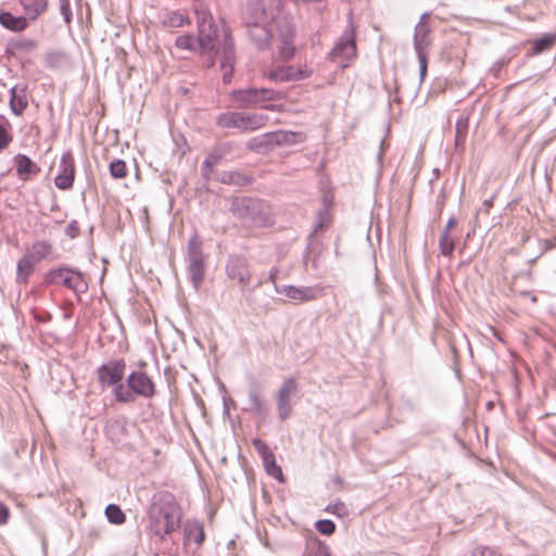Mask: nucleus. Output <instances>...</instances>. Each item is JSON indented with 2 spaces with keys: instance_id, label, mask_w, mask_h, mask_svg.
I'll return each mask as SVG.
<instances>
[{
  "instance_id": "nucleus-54",
  "label": "nucleus",
  "mask_w": 556,
  "mask_h": 556,
  "mask_svg": "<svg viewBox=\"0 0 556 556\" xmlns=\"http://www.w3.org/2000/svg\"><path fill=\"white\" fill-rule=\"evenodd\" d=\"M224 412H225V413H228L226 399H224Z\"/></svg>"
},
{
  "instance_id": "nucleus-39",
  "label": "nucleus",
  "mask_w": 556,
  "mask_h": 556,
  "mask_svg": "<svg viewBox=\"0 0 556 556\" xmlns=\"http://www.w3.org/2000/svg\"><path fill=\"white\" fill-rule=\"evenodd\" d=\"M440 252L444 256H451L455 249L454 240L446 231H443L439 241Z\"/></svg>"
},
{
  "instance_id": "nucleus-47",
  "label": "nucleus",
  "mask_w": 556,
  "mask_h": 556,
  "mask_svg": "<svg viewBox=\"0 0 556 556\" xmlns=\"http://www.w3.org/2000/svg\"><path fill=\"white\" fill-rule=\"evenodd\" d=\"M65 233H66L70 238H72V239L76 238V237L79 235V226H78V223H77L76 220H72V222L67 225V227H66V229H65Z\"/></svg>"
},
{
  "instance_id": "nucleus-20",
  "label": "nucleus",
  "mask_w": 556,
  "mask_h": 556,
  "mask_svg": "<svg viewBox=\"0 0 556 556\" xmlns=\"http://www.w3.org/2000/svg\"><path fill=\"white\" fill-rule=\"evenodd\" d=\"M161 24L168 29L179 28L189 25L190 20L179 11H162L159 15Z\"/></svg>"
},
{
  "instance_id": "nucleus-12",
  "label": "nucleus",
  "mask_w": 556,
  "mask_h": 556,
  "mask_svg": "<svg viewBox=\"0 0 556 556\" xmlns=\"http://www.w3.org/2000/svg\"><path fill=\"white\" fill-rule=\"evenodd\" d=\"M75 178V162L71 151L64 152L60 160L59 174L54 182L61 190H67L73 186Z\"/></svg>"
},
{
  "instance_id": "nucleus-23",
  "label": "nucleus",
  "mask_w": 556,
  "mask_h": 556,
  "mask_svg": "<svg viewBox=\"0 0 556 556\" xmlns=\"http://www.w3.org/2000/svg\"><path fill=\"white\" fill-rule=\"evenodd\" d=\"M303 556H332L329 546L316 535L308 536Z\"/></svg>"
},
{
  "instance_id": "nucleus-36",
  "label": "nucleus",
  "mask_w": 556,
  "mask_h": 556,
  "mask_svg": "<svg viewBox=\"0 0 556 556\" xmlns=\"http://www.w3.org/2000/svg\"><path fill=\"white\" fill-rule=\"evenodd\" d=\"M175 46L186 51H197L199 41L193 35H180L176 38Z\"/></svg>"
},
{
  "instance_id": "nucleus-1",
  "label": "nucleus",
  "mask_w": 556,
  "mask_h": 556,
  "mask_svg": "<svg viewBox=\"0 0 556 556\" xmlns=\"http://www.w3.org/2000/svg\"><path fill=\"white\" fill-rule=\"evenodd\" d=\"M181 510L175 496L168 492L153 495L149 509V530L151 534L164 539L179 528Z\"/></svg>"
},
{
  "instance_id": "nucleus-3",
  "label": "nucleus",
  "mask_w": 556,
  "mask_h": 556,
  "mask_svg": "<svg viewBox=\"0 0 556 556\" xmlns=\"http://www.w3.org/2000/svg\"><path fill=\"white\" fill-rule=\"evenodd\" d=\"M268 117L264 114L226 112L218 115L216 123L222 128H237L241 131L257 130L266 125Z\"/></svg>"
},
{
  "instance_id": "nucleus-24",
  "label": "nucleus",
  "mask_w": 556,
  "mask_h": 556,
  "mask_svg": "<svg viewBox=\"0 0 556 556\" xmlns=\"http://www.w3.org/2000/svg\"><path fill=\"white\" fill-rule=\"evenodd\" d=\"M52 253V244L46 240H38L34 242L24 253L36 263L41 262L50 256Z\"/></svg>"
},
{
  "instance_id": "nucleus-25",
  "label": "nucleus",
  "mask_w": 556,
  "mask_h": 556,
  "mask_svg": "<svg viewBox=\"0 0 556 556\" xmlns=\"http://www.w3.org/2000/svg\"><path fill=\"white\" fill-rule=\"evenodd\" d=\"M0 24L12 31H22L28 26L27 17L15 16L10 12H0Z\"/></svg>"
},
{
  "instance_id": "nucleus-17",
  "label": "nucleus",
  "mask_w": 556,
  "mask_h": 556,
  "mask_svg": "<svg viewBox=\"0 0 556 556\" xmlns=\"http://www.w3.org/2000/svg\"><path fill=\"white\" fill-rule=\"evenodd\" d=\"M249 222L256 227H266L274 223L273 208L268 203L260 199H253Z\"/></svg>"
},
{
  "instance_id": "nucleus-53",
  "label": "nucleus",
  "mask_w": 556,
  "mask_h": 556,
  "mask_svg": "<svg viewBox=\"0 0 556 556\" xmlns=\"http://www.w3.org/2000/svg\"><path fill=\"white\" fill-rule=\"evenodd\" d=\"M24 46H25V47H28V46H29V47H34V46H35V43H34V41H31V40H27V41H26V43H25Z\"/></svg>"
},
{
  "instance_id": "nucleus-35",
  "label": "nucleus",
  "mask_w": 556,
  "mask_h": 556,
  "mask_svg": "<svg viewBox=\"0 0 556 556\" xmlns=\"http://www.w3.org/2000/svg\"><path fill=\"white\" fill-rule=\"evenodd\" d=\"M11 123L0 115V151L4 150L12 141Z\"/></svg>"
},
{
  "instance_id": "nucleus-14",
  "label": "nucleus",
  "mask_w": 556,
  "mask_h": 556,
  "mask_svg": "<svg viewBox=\"0 0 556 556\" xmlns=\"http://www.w3.org/2000/svg\"><path fill=\"white\" fill-rule=\"evenodd\" d=\"M125 362L123 359L102 364L98 369V378L102 384L115 386L124 377Z\"/></svg>"
},
{
  "instance_id": "nucleus-44",
  "label": "nucleus",
  "mask_w": 556,
  "mask_h": 556,
  "mask_svg": "<svg viewBox=\"0 0 556 556\" xmlns=\"http://www.w3.org/2000/svg\"><path fill=\"white\" fill-rule=\"evenodd\" d=\"M467 129H468L467 118H459L456 122V137H455L456 144H459L465 141Z\"/></svg>"
},
{
  "instance_id": "nucleus-27",
  "label": "nucleus",
  "mask_w": 556,
  "mask_h": 556,
  "mask_svg": "<svg viewBox=\"0 0 556 556\" xmlns=\"http://www.w3.org/2000/svg\"><path fill=\"white\" fill-rule=\"evenodd\" d=\"M185 539L193 541L198 546L205 540L203 526L199 521H187L184 528Z\"/></svg>"
},
{
  "instance_id": "nucleus-5",
  "label": "nucleus",
  "mask_w": 556,
  "mask_h": 556,
  "mask_svg": "<svg viewBox=\"0 0 556 556\" xmlns=\"http://www.w3.org/2000/svg\"><path fill=\"white\" fill-rule=\"evenodd\" d=\"M187 255L190 279L194 289L198 290L204 280L205 265L202 252V241L197 233H194L188 241Z\"/></svg>"
},
{
  "instance_id": "nucleus-46",
  "label": "nucleus",
  "mask_w": 556,
  "mask_h": 556,
  "mask_svg": "<svg viewBox=\"0 0 556 556\" xmlns=\"http://www.w3.org/2000/svg\"><path fill=\"white\" fill-rule=\"evenodd\" d=\"M419 62V76L420 80H422L427 74L428 68V52H422L421 54H417Z\"/></svg>"
},
{
  "instance_id": "nucleus-48",
  "label": "nucleus",
  "mask_w": 556,
  "mask_h": 556,
  "mask_svg": "<svg viewBox=\"0 0 556 556\" xmlns=\"http://www.w3.org/2000/svg\"><path fill=\"white\" fill-rule=\"evenodd\" d=\"M10 517V510L9 507L0 502V525H5Z\"/></svg>"
},
{
  "instance_id": "nucleus-41",
  "label": "nucleus",
  "mask_w": 556,
  "mask_h": 556,
  "mask_svg": "<svg viewBox=\"0 0 556 556\" xmlns=\"http://www.w3.org/2000/svg\"><path fill=\"white\" fill-rule=\"evenodd\" d=\"M326 513L328 514H332L339 518H343V517H346L349 516V508L346 507V505L341 502V501H337L336 503H330L328 504L325 509H324Z\"/></svg>"
},
{
  "instance_id": "nucleus-16",
  "label": "nucleus",
  "mask_w": 556,
  "mask_h": 556,
  "mask_svg": "<svg viewBox=\"0 0 556 556\" xmlns=\"http://www.w3.org/2000/svg\"><path fill=\"white\" fill-rule=\"evenodd\" d=\"M217 55L219 59L220 71L223 73V80L228 83L230 81L235 68L233 43L228 37H225L222 47L217 51Z\"/></svg>"
},
{
  "instance_id": "nucleus-43",
  "label": "nucleus",
  "mask_w": 556,
  "mask_h": 556,
  "mask_svg": "<svg viewBox=\"0 0 556 556\" xmlns=\"http://www.w3.org/2000/svg\"><path fill=\"white\" fill-rule=\"evenodd\" d=\"M252 444L254 448L256 450L257 454L261 456L262 460L265 459L267 456L273 455V451L267 445L265 441L262 439L255 438L252 440Z\"/></svg>"
},
{
  "instance_id": "nucleus-8",
  "label": "nucleus",
  "mask_w": 556,
  "mask_h": 556,
  "mask_svg": "<svg viewBox=\"0 0 556 556\" xmlns=\"http://www.w3.org/2000/svg\"><path fill=\"white\" fill-rule=\"evenodd\" d=\"M331 55L342 67L349 66V62L356 56L355 29L352 23L336 43Z\"/></svg>"
},
{
  "instance_id": "nucleus-38",
  "label": "nucleus",
  "mask_w": 556,
  "mask_h": 556,
  "mask_svg": "<svg viewBox=\"0 0 556 556\" xmlns=\"http://www.w3.org/2000/svg\"><path fill=\"white\" fill-rule=\"evenodd\" d=\"M113 393L115 400L121 403H128L134 400L131 390L129 388H125L121 382L114 386Z\"/></svg>"
},
{
  "instance_id": "nucleus-13",
  "label": "nucleus",
  "mask_w": 556,
  "mask_h": 556,
  "mask_svg": "<svg viewBox=\"0 0 556 556\" xmlns=\"http://www.w3.org/2000/svg\"><path fill=\"white\" fill-rule=\"evenodd\" d=\"M275 291L278 294L287 296L295 302H309L319 296V291L315 287H295V286H279L275 285Z\"/></svg>"
},
{
  "instance_id": "nucleus-56",
  "label": "nucleus",
  "mask_w": 556,
  "mask_h": 556,
  "mask_svg": "<svg viewBox=\"0 0 556 556\" xmlns=\"http://www.w3.org/2000/svg\"><path fill=\"white\" fill-rule=\"evenodd\" d=\"M508 351L510 352V355H511L513 357H515V356H516V353H515V351H514V350H508Z\"/></svg>"
},
{
  "instance_id": "nucleus-31",
  "label": "nucleus",
  "mask_w": 556,
  "mask_h": 556,
  "mask_svg": "<svg viewBox=\"0 0 556 556\" xmlns=\"http://www.w3.org/2000/svg\"><path fill=\"white\" fill-rule=\"evenodd\" d=\"M293 31L290 26L287 27L286 31L280 34V54L283 60H290L294 55V46L292 43Z\"/></svg>"
},
{
  "instance_id": "nucleus-55",
  "label": "nucleus",
  "mask_w": 556,
  "mask_h": 556,
  "mask_svg": "<svg viewBox=\"0 0 556 556\" xmlns=\"http://www.w3.org/2000/svg\"><path fill=\"white\" fill-rule=\"evenodd\" d=\"M484 205H485L486 207H489V206H491V205H492V202H491V201H485V202H484Z\"/></svg>"
},
{
  "instance_id": "nucleus-26",
  "label": "nucleus",
  "mask_w": 556,
  "mask_h": 556,
  "mask_svg": "<svg viewBox=\"0 0 556 556\" xmlns=\"http://www.w3.org/2000/svg\"><path fill=\"white\" fill-rule=\"evenodd\" d=\"M36 262L24 254L17 262L16 266V281L26 285L33 271L35 270Z\"/></svg>"
},
{
  "instance_id": "nucleus-9",
  "label": "nucleus",
  "mask_w": 556,
  "mask_h": 556,
  "mask_svg": "<svg viewBox=\"0 0 556 556\" xmlns=\"http://www.w3.org/2000/svg\"><path fill=\"white\" fill-rule=\"evenodd\" d=\"M225 271L230 280L236 281L241 288L247 287L251 281L250 263L243 256H229Z\"/></svg>"
},
{
  "instance_id": "nucleus-19",
  "label": "nucleus",
  "mask_w": 556,
  "mask_h": 556,
  "mask_svg": "<svg viewBox=\"0 0 556 556\" xmlns=\"http://www.w3.org/2000/svg\"><path fill=\"white\" fill-rule=\"evenodd\" d=\"M253 198L249 197H235L230 200V212L237 217L242 219L243 222H249L251 210L253 206L251 205Z\"/></svg>"
},
{
  "instance_id": "nucleus-37",
  "label": "nucleus",
  "mask_w": 556,
  "mask_h": 556,
  "mask_svg": "<svg viewBox=\"0 0 556 556\" xmlns=\"http://www.w3.org/2000/svg\"><path fill=\"white\" fill-rule=\"evenodd\" d=\"M556 41V36L552 34H546L541 38L533 41V52L539 54L547 49H549Z\"/></svg>"
},
{
  "instance_id": "nucleus-34",
  "label": "nucleus",
  "mask_w": 556,
  "mask_h": 556,
  "mask_svg": "<svg viewBox=\"0 0 556 556\" xmlns=\"http://www.w3.org/2000/svg\"><path fill=\"white\" fill-rule=\"evenodd\" d=\"M105 516L109 520V522L113 525H123L126 520V515L122 510V508L116 504H109L105 507Z\"/></svg>"
},
{
  "instance_id": "nucleus-22",
  "label": "nucleus",
  "mask_w": 556,
  "mask_h": 556,
  "mask_svg": "<svg viewBox=\"0 0 556 556\" xmlns=\"http://www.w3.org/2000/svg\"><path fill=\"white\" fill-rule=\"evenodd\" d=\"M245 21L248 24L265 23L267 21L266 11L263 0H249L245 12Z\"/></svg>"
},
{
  "instance_id": "nucleus-7",
  "label": "nucleus",
  "mask_w": 556,
  "mask_h": 556,
  "mask_svg": "<svg viewBox=\"0 0 556 556\" xmlns=\"http://www.w3.org/2000/svg\"><path fill=\"white\" fill-rule=\"evenodd\" d=\"M299 393V383L295 377L287 378L278 390L276 396L277 413L280 420L285 421L292 414V397Z\"/></svg>"
},
{
  "instance_id": "nucleus-50",
  "label": "nucleus",
  "mask_w": 556,
  "mask_h": 556,
  "mask_svg": "<svg viewBox=\"0 0 556 556\" xmlns=\"http://www.w3.org/2000/svg\"><path fill=\"white\" fill-rule=\"evenodd\" d=\"M456 224H457L456 218H455V217H451V218L447 220V223H446L445 228H444V230H443V231H446V233H448V235H450V231H451V230L456 226Z\"/></svg>"
},
{
  "instance_id": "nucleus-21",
  "label": "nucleus",
  "mask_w": 556,
  "mask_h": 556,
  "mask_svg": "<svg viewBox=\"0 0 556 556\" xmlns=\"http://www.w3.org/2000/svg\"><path fill=\"white\" fill-rule=\"evenodd\" d=\"M249 35L258 48H265L271 38L270 30L265 23L248 24Z\"/></svg>"
},
{
  "instance_id": "nucleus-29",
  "label": "nucleus",
  "mask_w": 556,
  "mask_h": 556,
  "mask_svg": "<svg viewBox=\"0 0 556 556\" xmlns=\"http://www.w3.org/2000/svg\"><path fill=\"white\" fill-rule=\"evenodd\" d=\"M26 15L36 20L47 9V0H20Z\"/></svg>"
},
{
  "instance_id": "nucleus-4",
  "label": "nucleus",
  "mask_w": 556,
  "mask_h": 556,
  "mask_svg": "<svg viewBox=\"0 0 556 556\" xmlns=\"http://www.w3.org/2000/svg\"><path fill=\"white\" fill-rule=\"evenodd\" d=\"M47 285L64 286L75 293H84L88 289V283L84 275L70 267L54 268L48 271L45 276Z\"/></svg>"
},
{
  "instance_id": "nucleus-28",
  "label": "nucleus",
  "mask_w": 556,
  "mask_h": 556,
  "mask_svg": "<svg viewBox=\"0 0 556 556\" xmlns=\"http://www.w3.org/2000/svg\"><path fill=\"white\" fill-rule=\"evenodd\" d=\"M24 93V88L18 90L17 86H14L10 90V108L15 115H21L27 106V101Z\"/></svg>"
},
{
  "instance_id": "nucleus-40",
  "label": "nucleus",
  "mask_w": 556,
  "mask_h": 556,
  "mask_svg": "<svg viewBox=\"0 0 556 556\" xmlns=\"http://www.w3.org/2000/svg\"><path fill=\"white\" fill-rule=\"evenodd\" d=\"M110 174L115 179H123L127 176L126 163L122 160H115L110 163Z\"/></svg>"
},
{
  "instance_id": "nucleus-11",
  "label": "nucleus",
  "mask_w": 556,
  "mask_h": 556,
  "mask_svg": "<svg viewBox=\"0 0 556 556\" xmlns=\"http://www.w3.org/2000/svg\"><path fill=\"white\" fill-rule=\"evenodd\" d=\"M430 13L425 12L421 14L419 22L416 24L414 29V49L416 54H421L422 52H429V49L432 43L431 39V27L429 24Z\"/></svg>"
},
{
  "instance_id": "nucleus-32",
  "label": "nucleus",
  "mask_w": 556,
  "mask_h": 556,
  "mask_svg": "<svg viewBox=\"0 0 556 556\" xmlns=\"http://www.w3.org/2000/svg\"><path fill=\"white\" fill-rule=\"evenodd\" d=\"M263 465L266 473L277 481L283 483L286 481L281 467L276 462L275 454L267 456L263 459Z\"/></svg>"
},
{
  "instance_id": "nucleus-6",
  "label": "nucleus",
  "mask_w": 556,
  "mask_h": 556,
  "mask_svg": "<svg viewBox=\"0 0 556 556\" xmlns=\"http://www.w3.org/2000/svg\"><path fill=\"white\" fill-rule=\"evenodd\" d=\"M198 17V41L201 53H211L215 48L217 30L212 23L210 12L202 5L195 8Z\"/></svg>"
},
{
  "instance_id": "nucleus-18",
  "label": "nucleus",
  "mask_w": 556,
  "mask_h": 556,
  "mask_svg": "<svg viewBox=\"0 0 556 556\" xmlns=\"http://www.w3.org/2000/svg\"><path fill=\"white\" fill-rule=\"evenodd\" d=\"M245 412H252L261 421H265L269 414L268 406L264 403L258 387L252 386L249 389V407Z\"/></svg>"
},
{
  "instance_id": "nucleus-51",
  "label": "nucleus",
  "mask_w": 556,
  "mask_h": 556,
  "mask_svg": "<svg viewBox=\"0 0 556 556\" xmlns=\"http://www.w3.org/2000/svg\"><path fill=\"white\" fill-rule=\"evenodd\" d=\"M279 270L277 267H273L269 271V281L275 286Z\"/></svg>"
},
{
  "instance_id": "nucleus-49",
  "label": "nucleus",
  "mask_w": 556,
  "mask_h": 556,
  "mask_svg": "<svg viewBox=\"0 0 556 556\" xmlns=\"http://www.w3.org/2000/svg\"><path fill=\"white\" fill-rule=\"evenodd\" d=\"M217 157L210 155L204 162H203V173L205 176L208 175V172L206 168H211L214 164H216Z\"/></svg>"
},
{
  "instance_id": "nucleus-42",
  "label": "nucleus",
  "mask_w": 556,
  "mask_h": 556,
  "mask_svg": "<svg viewBox=\"0 0 556 556\" xmlns=\"http://www.w3.org/2000/svg\"><path fill=\"white\" fill-rule=\"evenodd\" d=\"M315 529L323 535H331L336 531V523L331 519H319L315 522Z\"/></svg>"
},
{
  "instance_id": "nucleus-15",
  "label": "nucleus",
  "mask_w": 556,
  "mask_h": 556,
  "mask_svg": "<svg viewBox=\"0 0 556 556\" xmlns=\"http://www.w3.org/2000/svg\"><path fill=\"white\" fill-rule=\"evenodd\" d=\"M127 386L134 393L147 399L155 394L153 381L142 371H132L127 378Z\"/></svg>"
},
{
  "instance_id": "nucleus-2",
  "label": "nucleus",
  "mask_w": 556,
  "mask_h": 556,
  "mask_svg": "<svg viewBox=\"0 0 556 556\" xmlns=\"http://www.w3.org/2000/svg\"><path fill=\"white\" fill-rule=\"evenodd\" d=\"M282 98L283 92L269 88L238 89L230 93L231 101L238 108H252L261 105L263 109L274 110V105H265L264 103Z\"/></svg>"
},
{
  "instance_id": "nucleus-30",
  "label": "nucleus",
  "mask_w": 556,
  "mask_h": 556,
  "mask_svg": "<svg viewBox=\"0 0 556 556\" xmlns=\"http://www.w3.org/2000/svg\"><path fill=\"white\" fill-rule=\"evenodd\" d=\"M16 172L20 176L37 175L40 168L28 156L20 154L15 157Z\"/></svg>"
},
{
  "instance_id": "nucleus-10",
  "label": "nucleus",
  "mask_w": 556,
  "mask_h": 556,
  "mask_svg": "<svg viewBox=\"0 0 556 556\" xmlns=\"http://www.w3.org/2000/svg\"><path fill=\"white\" fill-rule=\"evenodd\" d=\"M312 70L307 66H278L264 73V76L275 83L298 81L311 77Z\"/></svg>"
},
{
  "instance_id": "nucleus-33",
  "label": "nucleus",
  "mask_w": 556,
  "mask_h": 556,
  "mask_svg": "<svg viewBox=\"0 0 556 556\" xmlns=\"http://www.w3.org/2000/svg\"><path fill=\"white\" fill-rule=\"evenodd\" d=\"M275 142L278 144H293L304 140V136L301 132L292 131H278L271 135Z\"/></svg>"
},
{
  "instance_id": "nucleus-45",
  "label": "nucleus",
  "mask_w": 556,
  "mask_h": 556,
  "mask_svg": "<svg viewBox=\"0 0 556 556\" xmlns=\"http://www.w3.org/2000/svg\"><path fill=\"white\" fill-rule=\"evenodd\" d=\"M464 556H500L498 553L488 546H478Z\"/></svg>"
},
{
  "instance_id": "nucleus-52",
  "label": "nucleus",
  "mask_w": 556,
  "mask_h": 556,
  "mask_svg": "<svg viewBox=\"0 0 556 556\" xmlns=\"http://www.w3.org/2000/svg\"><path fill=\"white\" fill-rule=\"evenodd\" d=\"M65 11H67V5L63 4L62 5V12H63V14L66 15V20L68 21V17H67V14L65 13Z\"/></svg>"
}]
</instances>
